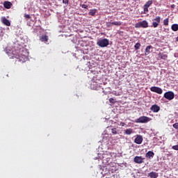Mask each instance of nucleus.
<instances>
[{
	"label": "nucleus",
	"instance_id": "obj_1",
	"mask_svg": "<svg viewBox=\"0 0 178 178\" xmlns=\"http://www.w3.org/2000/svg\"><path fill=\"white\" fill-rule=\"evenodd\" d=\"M8 56L10 59H17L18 62H22V63H24L27 59H29V57L26 54H21L20 55H15L12 53L8 54Z\"/></svg>",
	"mask_w": 178,
	"mask_h": 178
},
{
	"label": "nucleus",
	"instance_id": "obj_2",
	"mask_svg": "<svg viewBox=\"0 0 178 178\" xmlns=\"http://www.w3.org/2000/svg\"><path fill=\"white\" fill-rule=\"evenodd\" d=\"M97 45H98V47H101V48H105L109 45V40L106 38L99 40L97 42Z\"/></svg>",
	"mask_w": 178,
	"mask_h": 178
},
{
	"label": "nucleus",
	"instance_id": "obj_3",
	"mask_svg": "<svg viewBox=\"0 0 178 178\" xmlns=\"http://www.w3.org/2000/svg\"><path fill=\"white\" fill-rule=\"evenodd\" d=\"M135 27L136 29H147L148 27V22H147V20H143L138 22L135 24Z\"/></svg>",
	"mask_w": 178,
	"mask_h": 178
},
{
	"label": "nucleus",
	"instance_id": "obj_4",
	"mask_svg": "<svg viewBox=\"0 0 178 178\" xmlns=\"http://www.w3.org/2000/svg\"><path fill=\"white\" fill-rule=\"evenodd\" d=\"M164 98L168 99V101H172L175 99V93L172 91H168L164 93Z\"/></svg>",
	"mask_w": 178,
	"mask_h": 178
},
{
	"label": "nucleus",
	"instance_id": "obj_5",
	"mask_svg": "<svg viewBox=\"0 0 178 178\" xmlns=\"http://www.w3.org/2000/svg\"><path fill=\"white\" fill-rule=\"evenodd\" d=\"M150 120L151 118L147 116H141L136 120V123H148V122H150Z\"/></svg>",
	"mask_w": 178,
	"mask_h": 178
},
{
	"label": "nucleus",
	"instance_id": "obj_6",
	"mask_svg": "<svg viewBox=\"0 0 178 178\" xmlns=\"http://www.w3.org/2000/svg\"><path fill=\"white\" fill-rule=\"evenodd\" d=\"M153 1L149 0L147 2L145 3V4L143 6V13L145 15H147L148 13V8L152 5Z\"/></svg>",
	"mask_w": 178,
	"mask_h": 178
},
{
	"label": "nucleus",
	"instance_id": "obj_7",
	"mask_svg": "<svg viewBox=\"0 0 178 178\" xmlns=\"http://www.w3.org/2000/svg\"><path fill=\"white\" fill-rule=\"evenodd\" d=\"M152 25V27H154V29H156L158 26H159V23H161V17L160 16H156L154 19H153Z\"/></svg>",
	"mask_w": 178,
	"mask_h": 178
},
{
	"label": "nucleus",
	"instance_id": "obj_8",
	"mask_svg": "<svg viewBox=\"0 0 178 178\" xmlns=\"http://www.w3.org/2000/svg\"><path fill=\"white\" fill-rule=\"evenodd\" d=\"M150 91L152 92H156V94H162L163 92V90L162 88L156 86H153L150 88Z\"/></svg>",
	"mask_w": 178,
	"mask_h": 178
},
{
	"label": "nucleus",
	"instance_id": "obj_9",
	"mask_svg": "<svg viewBox=\"0 0 178 178\" xmlns=\"http://www.w3.org/2000/svg\"><path fill=\"white\" fill-rule=\"evenodd\" d=\"M90 88L91 90H95V91H98V90L102 88H101V86H99V84H98L97 82H92V83H91L90 85Z\"/></svg>",
	"mask_w": 178,
	"mask_h": 178
},
{
	"label": "nucleus",
	"instance_id": "obj_10",
	"mask_svg": "<svg viewBox=\"0 0 178 178\" xmlns=\"http://www.w3.org/2000/svg\"><path fill=\"white\" fill-rule=\"evenodd\" d=\"M144 138L141 135H136V138L134 139L135 144H141L143 141Z\"/></svg>",
	"mask_w": 178,
	"mask_h": 178
},
{
	"label": "nucleus",
	"instance_id": "obj_11",
	"mask_svg": "<svg viewBox=\"0 0 178 178\" xmlns=\"http://www.w3.org/2000/svg\"><path fill=\"white\" fill-rule=\"evenodd\" d=\"M144 158L141 156H135L134 161L136 163H144Z\"/></svg>",
	"mask_w": 178,
	"mask_h": 178
},
{
	"label": "nucleus",
	"instance_id": "obj_12",
	"mask_svg": "<svg viewBox=\"0 0 178 178\" xmlns=\"http://www.w3.org/2000/svg\"><path fill=\"white\" fill-rule=\"evenodd\" d=\"M151 111H152V112H154L155 113L159 112V111H161V107H159V106L154 104L152 105L151 107Z\"/></svg>",
	"mask_w": 178,
	"mask_h": 178
},
{
	"label": "nucleus",
	"instance_id": "obj_13",
	"mask_svg": "<svg viewBox=\"0 0 178 178\" xmlns=\"http://www.w3.org/2000/svg\"><path fill=\"white\" fill-rule=\"evenodd\" d=\"M1 22L3 23V24H5V26H10V22H9V19H6V17H3L1 18Z\"/></svg>",
	"mask_w": 178,
	"mask_h": 178
},
{
	"label": "nucleus",
	"instance_id": "obj_14",
	"mask_svg": "<svg viewBox=\"0 0 178 178\" xmlns=\"http://www.w3.org/2000/svg\"><path fill=\"white\" fill-rule=\"evenodd\" d=\"M159 176V174L156 172H151L148 174V177L150 178H157Z\"/></svg>",
	"mask_w": 178,
	"mask_h": 178
},
{
	"label": "nucleus",
	"instance_id": "obj_15",
	"mask_svg": "<svg viewBox=\"0 0 178 178\" xmlns=\"http://www.w3.org/2000/svg\"><path fill=\"white\" fill-rule=\"evenodd\" d=\"M12 3L10 1H4L3 6L6 9H10L12 8Z\"/></svg>",
	"mask_w": 178,
	"mask_h": 178
},
{
	"label": "nucleus",
	"instance_id": "obj_16",
	"mask_svg": "<svg viewBox=\"0 0 178 178\" xmlns=\"http://www.w3.org/2000/svg\"><path fill=\"white\" fill-rule=\"evenodd\" d=\"M124 134H127V136H130L131 134H133L134 133V131L131 128L127 129L124 131Z\"/></svg>",
	"mask_w": 178,
	"mask_h": 178
},
{
	"label": "nucleus",
	"instance_id": "obj_17",
	"mask_svg": "<svg viewBox=\"0 0 178 178\" xmlns=\"http://www.w3.org/2000/svg\"><path fill=\"white\" fill-rule=\"evenodd\" d=\"M151 49H152V46L151 45H149V46H147V47L145 48V55H149V54H151Z\"/></svg>",
	"mask_w": 178,
	"mask_h": 178
},
{
	"label": "nucleus",
	"instance_id": "obj_18",
	"mask_svg": "<svg viewBox=\"0 0 178 178\" xmlns=\"http://www.w3.org/2000/svg\"><path fill=\"white\" fill-rule=\"evenodd\" d=\"M40 41L42 42H48V35H43L40 37Z\"/></svg>",
	"mask_w": 178,
	"mask_h": 178
},
{
	"label": "nucleus",
	"instance_id": "obj_19",
	"mask_svg": "<svg viewBox=\"0 0 178 178\" xmlns=\"http://www.w3.org/2000/svg\"><path fill=\"white\" fill-rule=\"evenodd\" d=\"M158 56L159 58V59H163L165 60V59H166V58H168V55L165 54L163 53H159L158 54Z\"/></svg>",
	"mask_w": 178,
	"mask_h": 178
},
{
	"label": "nucleus",
	"instance_id": "obj_20",
	"mask_svg": "<svg viewBox=\"0 0 178 178\" xmlns=\"http://www.w3.org/2000/svg\"><path fill=\"white\" fill-rule=\"evenodd\" d=\"M171 29L172 31H178V24H174L172 25Z\"/></svg>",
	"mask_w": 178,
	"mask_h": 178
},
{
	"label": "nucleus",
	"instance_id": "obj_21",
	"mask_svg": "<svg viewBox=\"0 0 178 178\" xmlns=\"http://www.w3.org/2000/svg\"><path fill=\"white\" fill-rule=\"evenodd\" d=\"M96 13H97V10L96 9L90 10V12H89L90 16H95Z\"/></svg>",
	"mask_w": 178,
	"mask_h": 178
},
{
	"label": "nucleus",
	"instance_id": "obj_22",
	"mask_svg": "<svg viewBox=\"0 0 178 178\" xmlns=\"http://www.w3.org/2000/svg\"><path fill=\"white\" fill-rule=\"evenodd\" d=\"M140 47H141V44L140 42H137L135 45H134V49L136 51L140 49Z\"/></svg>",
	"mask_w": 178,
	"mask_h": 178
},
{
	"label": "nucleus",
	"instance_id": "obj_23",
	"mask_svg": "<svg viewBox=\"0 0 178 178\" xmlns=\"http://www.w3.org/2000/svg\"><path fill=\"white\" fill-rule=\"evenodd\" d=\"M163 25L164 26H169V18H165L163 20Z\"/></svg>",
	"mask_w": 178,
	"mask_h": 178
},
{
	"label": "nucleus",
	"instance_id": "obj_24",
	"mask_svg": "<svg viewBox=\"0 0 178 178\" xmlns=\"http://www.w3.org/2000/svg\"><path fill=\"white\" fill-rule=\"evenodd\" d=\"M154 152H152V151H149V152L146 154L145 156H154Z\"/></svg>",
	"mask_w": 178,
	"mask_h": 178
},
{
	"label": "nucleus",
	"instance_id": "obj_25",
	"mask_svg": "<svg viewBox=\"0 0 178 178\" xmlns=\"http://www.w3.org/2000/svg\"><path fill=\"white\" fill-rule=\"evenodd\" d=\"M112 24L114 26H122V22H112Z\"/></svg>",
	"mask_w": 178,
	"mask_h": 178
},
{
	"label": "nucleus",
	"instance_id": "obj_26",
	"mask_svg": "<svg viewBox=\"0 0 178 178\" xmlns=\"http://www.w3.org/2000/svg\"><path fill=\"white\" fill-rule=\"evenodd\" d=\"M111 132L113 133V134H118V130L116 129V128H113L111 129Z\"/></svg>",
	"mask_w": 178,
	"mask_h": 178
},
{
	"label": "nucleus",
	"instance_id": "obj_27",
	"mask_svg": "<svg viewBox=\"0 0 178 178\" xmlns=\"http://www.w3.org/2000/svg\"><path fill=\"white\" fill-rule=\"evenodd\" d=\"M172 127H174V129H176V130H178V122L173 124Z\"/></svg>",
	"mask_w": 178,
	"mask_h": 178
},
{
	"label": "nucleus",
	"instance_id": "obj_28",
	"mask_svg": "<svg viewBox=\"0 0 178 178\" xmlns=\"http://www.w3.org/2000/svg\"><path fill=\"white\" fill-rule=\"evenodd\" d=\"M81 8H83V9H88V6L86 4H82Z\"/></svg>",
	"mask_w": 178,
	"mask_h": 178
},
{
	"label": "nucleus",
	"instance_id": "obj_29",
	"mask_svg": "<svg viewBox=\"0 0 178 178\" xmlns=\"http://www.w3.org/2000/svg\"><path fill=\"white\" fill-rule=\"evenodd\" d=\"M106 26L107 27H112V26H113V24H112V22H107Z\"/></svg>",
	"mask_w": 178,
	"mask_h": 178
},
{
	"label": "nucleus",
	"instance_id": "obj_30",
	"mask_svg": "<svg viewBox=\"0 0 178 178\" xmlns=\"http://www.w3.org/2000/svg\"><path fill=\"white\" fill-rule=\"evenodd\" d=\"M109 102L111 104H115V99L113 98H110L109 99Z\"/></svg>",
	"mask_w": 178,
	"mask_h": 178
},
{
	"label": "nucleus",
	"instance_id": "obj_31",
	"mask_svg": "<svg viewBox=\"0 0 178 178\" xmlns=\"http://www.w3.org/2000/svg\"><path fill=\"white\" fill-rule=\"evenodd\" d=\"M172 149L175 151H178V145L172 146Z\"/></svg>",
	"mask_w": 178,
	"mask_h": 178
},
{
	"label": "nucleus",
	"instance_id": "obj_32",
	"mask_svg": "<svg viewBox=\"0 0 178 178\" xmlns=\"http://www.w3.org/2000/svg\"><path fill=\"white\" fill-rule=\"evenodd\" d=\"M63 3H65V5H69V0H63Z\"/></svg>",
	"mask_w": 178,
	"mask_h": 178
},
{
	"label": "nucleus",
	"instance_id": "obj_33",
	"mask_svg": "<svg viewBox=\"0 0 178 178\" xmlns=\"http://www.w3.org/2000/svg\"><path fill=\"white\" fill-rule=\"evenodd\" d=\"M24 17H25V19H30L31 17H30V15H29V14H25Z\"/></svg>",
	"mask_w": 178,
	"mask_h": 178
},
{
	"label": "nucleus",
	"instance_id": "obj_34",
	"mask_svg": "<svg viewBox=\"0 0 178 178\" xmlns=\"http://www.w3.org/2000/svg\"><path fill=\"white\" fill-rule=\"evenodd\" d=\"M125 124H126V123H124V122H120V125L122 126V127H124Z\"/></svg>",
	"mask_w": 178,
	"mask_h": 178
},
{
	"label": "nucleus",
	"instance_id": "obj_35",
	"mask_svg": "<svg viewBox=\"0 0 178 178\" xmlns=\"http://www.w3.org/2000/svg\"><path fill=\"white\" fill-rule=\"evenodd\" d=\"M175 7H176V6H175V4L171 5V8H172V9H175Z\"/></svg>",
	"mask_w": 178,
	"mask_h": 178
},
{
	"label": "nucleus",
	"instance_id": "obj_36",
	"mask_svg": "<svg viewBox=\"0 0 178 178\" xmlns=\"http://www.w3.org/2000/svg\"><path fill=\"white\" fill-rule=\"evenodd\" d=\"M176 41L178 42V36L176 38Z\"/></svg>",
	"mask_w": 178,
	"mask_h": 178
},
{
	"label": "nucleus",
	"instance_id": "obj_37",
	"mask_svg": "<svg viewBox=\"0 0 178 178\" xmlns=\"http://www.w3.org/2000/svg\"><path fill=\"white\" fill-rule=\"evenodd\" d=\"M134 1H137V0H134Z\"/></svg>",
	"mask_w": 178,
	"mask_h": 178
}]
</instances>
